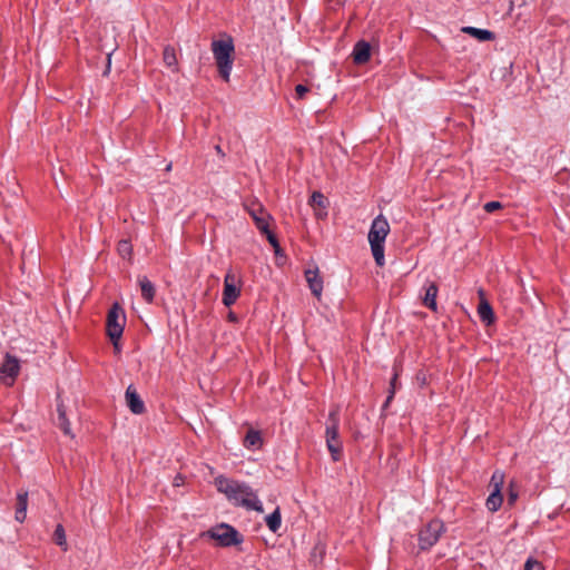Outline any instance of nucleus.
I'll use <instances>...</instances> for the list:
<instances>
[{"label":"nucleus","instance_id":"f257e3e1","mask_svg":"<svg viewBox=\"0 0 570 570\" xmlns=\"http://www.w3.org/2000/svg\"><path fill=\"white\" fill-rule=\"evenodd\" d=\"M215 485L233 504L259 513L264 511L261 500L249 485L222 475L215 479Z\"/></svg>","mask_w":570,"mask_h":570},{"label":"nucleus","instance_id":"f03ea898","mask_svg":"<svg viewBox=\"0 0 570 570\" xmlns=\"http://www.w3.org/2000/svg\"><path fill=\"white\" fill-rule=\"evenodd\" d=\"M389 233L390 224L387 219L383 215L375 217L372 222L367 238L372 255L379 266H383L385 264L384 243Z\"/></svg>","mask_w":570,"mask_h":570},{"label":"nucleus","instance_id":"7ed1b4c3","mask_svg":"<svg viewBox=\"0 0 570 570\" xmlns=\"http://www.w3.org/2000/svg\"><path fill=\"white\" fill-rule=\"evenodd\" d=\"M212 50L219 75L225 81H228L233 67L232 55L234 52V45L232 39L213 41Z\"/></svg>","mask_w":570,"mask_h":570},{"label":"nucleus","instance_id":"20e7f679","mask_svg":"<svg viewBox=\"0 0 570 570\" xmlns=\"http://www.w3.org/2000/svg\"><path fill=\"white\" fill-rule=\"evenodd\" d=\"M125 324L126 315L122 307L119 303H114L107 315L106 327L107 335L111 340L116 350H119L118 341L122 335Z\"/></svg>","mask_w":570,"mask_h":570},{"label":"nucleus","instance_id":"39448f33","mask_svg":"<svg viewBox=\"0 0 570 570\" xmlns=\"http://www.w3.org/2000/svg\"><path fill=\"white\" fill-rule=\"evenodd\" d=\"M203 538H210L222 547H230L243 541L239 532L229 524L222 523L202 533Z\"/></svg>","mask_w":570,"mask_h":570},{"label":"nucleus","instance_id":"423d86ee","mask_svg":"<svg viewBox=\"0 0 570 570\" xmlns=\"http://www.w3.org/2000/svg\"><path fill=\"white\" fill-rule=\"evenodd\" d=\"M326 445L334 461L341 459L342 442L338 439L337 410L331 411L326 426Z\"/></svg>","mask_w":570,"mask_h":570},{"label":"nucleus","instance_id":"0eeeda50","mask_svg":"<svg viewBox=\"0 0 570 570\" xmlns=\"http://www.w3.org/2000/svg\"><path fill=\"white\" fill-rule=\"evenodd\" d=\"M444 531V525L440 520H432L424 527L419 534V544L421 550H428L438 542Z\"/></svg>","mask_w":570,"mask_h":570},{"label":"nucleus","instance_id":"6e6552de","mask_svg":"<svg viewBox=\"0 0 570 570\" xmlns=\"http://www.w3.org/2000/svg\"><path fill=\"white\" fill-rule=\"evenodd\" d=\"M239 295L240 279L233 271H228L224 278L223 304L227 307L232 306Z\"/></svg>","mask_w":570,"mask_h":570},{"label":"nucleus","instance_id":"1a4fd4ad","mask_svg":"<svg viewBox=\"0 0 570 570\" xmlns=\"http://www.w3.org/2000/svg\"><path fill=\"white\" fill-rule=\"evenodd\" d=\"M246 209L250 217L253 218V220L255 222L256 227L262 233H267L272 216L265 210V208L258 203H253L246 206Z\"/></svg>","mask_w":570,"mask_h":570},{"label":"nucleus","instance_id":"9d476101","mask_svg":"<svg viewBox=\"0 0 570 570\" xmlns=\"http://www.w3.org/2000/svg\"><path fill=\"white\" fill-rule=\"evenodd\" d=\"M19 361L7 355L0 367V380L7 385H11L19 373Z\"/></svg>","mask_w":570,"mask_h":570},{"label":"nucleus","instance_id":"9b49d317","mask_svg":"<svg viewBox=\"0 0 570 570\" xmlns=\"http://www.w3.org/2000/svg\"><path fill=\"white\" fill-rule=\"evenodd\" d=\"M125 397L128 407L134 414H141L145 411V404L132 385L127 387Z\"/></svg>","mask_w":570,"mask_h":570},{"label":"nucleus","instance_id":"f8f14e48","mask_svg":"<svg viewBox=\"0 0 570 570\" xmlns=\"http://www.w3.org/2000/svg\"><path fill=\"white\" fill-rule=\"evenodd\" d=\"M305 278L313 295L320 298L323 291V279L318 275V268L315 267L313 269H306Z\"/></svg>","mask_w":570,"mask_h":570},{"label":"nucleus","instance_id":"ddd939ff","mask_svg":"<svg viewBox=\"0 0 570 570\" xmlns=\"http://www.w3.org/2000/svg\"><path fill=\"white\" fill-rule=\"evenodd\" d=\"M371 57V46L366 41H358L353 49V59L357 65H363L368 61Z\"/></svg>","mask_w":570,"mask_h":570},{"label":"nucleus","instance_id":"4468645a","mask_svg":"<svg viewBox=\"0 0 570 570\" xmlns=\"http://www.w3.org/2000/svg\"><path fill=\"white\" fill-rule=\"evenodd\" d=\"M27 508H28V492L22 491L17 494V507L14 519L16 521L22 523L27 517Z\"/></svg>","mask_w":570,"mask_h":570},{"label":"nucleus","instance_id":"2eb2a0df","mask_svg":"<svg viewBox=\"0 0 570 570\" xmlns=\"http://www.w3.org/2000/svg\"><path fill=\"white\" fill-rule=\"evenodd\" d=\"M424 296H423V304L429 307L432 311H436V295H438V286L435 283H429L424 287Z\"/></svg>","mask_w":570,"mask_h":570},{"label":"nucleus","instance_id":"dca6fc26","mask_svg":"<svg viewBox=\"0 0 570 570\" xmlns=\"http://www.w3.org/2000/svg\"><path fill=\"white\" fill-rule=\"evenodd\" d=\"M138 284L144 299L147 303H151L156 293L154 284L146 276L139 277Z\"/></svg>","mask_w":570,"mask_h":570},{"label":"nucleus","instance_id":"f3484780","mask_svg":"<svg viewBox=\"0 0 570 570\" xmlns=\"http://www.w3.org/2000/svg\"><path fill=\"white\" fill-rule=\"evenodd\" d=\"M462 32L468 33L479 41H489L493 39V33L485 29H479L474 27H463Z\"/></svg>","mask_w":570,"mask_h":570},{"label":"nucleus","instance_id":"a211bd4d","mask_svg":"<svg viewBox=\"0 0 570 570\" xmlns=\"http://www.w3.org/2000/svg\"><path fill=\"white\" fill-rule=\"evenodd\" d=\"M57 412H58V420H57V425L62 430V432L66 434V435H70L72 436L71 434V429H70V423L66 416V411H65V407L61 403H58L57 404Z\"/></svg>","mask_w":570,"mask_h":570},{"label":"nucleus","instance_id":"6ab92c4d","mask_svg":"<svg viewBox=\"0 0 570 570\" xmlns=\"http://www.w3.org/2000/svg\"><path fill=\"white\" fill-rule=\"evenodd\" d=\"M502 502H503V498H502L501 491L491 490V493L487 499L485 505L489 511L495 512L500 509Z\"/></svg>","mask_w":570,"mask_h":570},{"label":"nucleus","instance_id":"aec40b11","mask_svg":"<svg viewBox=\"0 0 570 570\" xmlns=\"http://www.w3.org/2000/svg\"><path fill=\"white\" fill-rule=\"evenodd\" d=\"M262 443L261 433L255 430H249L244 439V446L247 449H258Z\"/></svg>","mask_w":570,"mask_h":570},{"label":"nucleus","instance_id":"412c9836","mask_svg":"<svg viewBox=\"0 0 570 570\" xmlns=\"http://www.w3.org/2000/svg\"><path fill=\"white\" fill-rule=\"evenodd\" d=\"M478 314L482 322L491 324L494 320L493 311L487 301H481L478 307Z\"/></svg>","mask_w":570,"mask_h":570},{"label":"nucleus","instance_id":"4be33fe9","mask_svg":"<svg viewBox=\"0 0 570 570\" xmlns=\"http://www.w3.org/2000/svg\"><path fill=\"white\" fill-rule=\"evenodd\" d=\"M265 521L272 532H277L282 524L279 508H276L273 513L268 514Z\"/></svg>","mask_w":570,"mask_h":570},{"label":"nucleus","instance_id":"5701e85b","mask_svg":"<svg viewBox=\"0 0 570 570\" xmlns=\"http://www.w3.org/2000/svg\"><path fill=\"white\" fill-rule=\"evenodd\" d=\"M163 60L167 67H175L177 65L176 52L173 47L167 46L164 49Z\"/></svg>","mask_w":570,"mask_h":570},{"label":"nucleus","instance_id":"b1692460","mask_svg":"<svg viewBox=\"0 0 570 570\" xmlns=\"http://www.w3.org/2000/svg\"><path fill=\"white\" fill-rule=\"evenodd\" d=\"M311 206L314 208L326 209L327 200L325 196L320 191H314L309 200Z\"/></svg>","mask_w":570,"mask_h":570},{"label":"nucleus","instance_id":"393cba45","mask_svg":"<svg viewBox=\"0 0 570 570\" xmlns=\"http://www.w3.org/2000/svg\"><path fill=\"white\" fill-rule=\"evenodd\" d=\"M53 540L63 550L67 549L66 532H65V529H63V527L61 524H58L56 527V530H55V533H53Z\"/></svg>","mask_w":570,"mask_h":570},{"label":"nucleus","instance_id":"a878e982","mask_svg":"<svg viewBox=\"0 0 570 570\" xmlns=\"http://www.w3.org/2000/svg\"><path fill=\"white\" fill-rule=\"evenodd\" d=\"M503 483L504 473L502 471H494L490 481L491 489L501 491Z\"/></svg>","mask_w":570,"mask_h":570},{"label":"nucleus","instance_id":"bb28decb","mask_svg":"<svg viewBox=\"0 0 570 570\" xmlns=\"http://www.w3.org/2000/svg\"><path fill=\"white\" fill-rule=\"evenodd\" d=\"M118 253L122 258H129L131 255V244L122 239L118 243Z\"/></svg>","mask_w":570,"mask_h":570},{"label":"nucleus","instance_id":"cd10ccee","mask_svg":"<svg viewBox=\"0 0 570 570\" xmlns=\"http://www.w3.org/2000/svg\"><path fill=\"white\" fill-rule=\"evenodd\" d=\"M548 567H549L548 564H543L540 560H538L533 557H529L524 563V570H533V568H539V569L544 570Z\"/></svg>","mask_w":570,"mask_h":570},{"label":"nucleus","instance_id":"c85d7f7f","mask_svg":"<svg viewBox=\"0 0 570 570\" xmlns=\"http://www.w3.org/2000/svg\"><path fill=\"white\" fill-rule=\"evenodd\" d=\"M264 234L266 235L269 244L273 246L275 254L276 255L281 254V246H279L278 240L275 237V235L269 229L267 233H264Z\"/></svg>","mask_w":570,"mask_h":570},{"label":"nucleus","instance_id":"c756f323","mask_svg":"<svg viewBox=\"0 0 570 570\" xmlns=\"http://www.w3.org/2000/svg\"><path fill=\"white\" fill-rule=\"evenodd\" d=\"M500 208H502V204L500 202H489L484 205V210L487 213H493Z\"/></svg>","mask_w":570,"mask_h":570},{"label":"nucleus","instance_id":"7c9ffc66","mask_svg":"<svg viewBox=\"0 0 570 570\" xmlns=\"http://www.w3.org/2000/svg\"><path fill=\"white\" fill-rule=\"evenodd\" d=\"M517 499H518V492L515 490H513L512 484H510L508 504L513 505L514 502L517 501Z\"/></svg>","mask_w":570,"mask_h":570},{"label":"nucleus","instance_id":"2f4dec72","mask_svg":"<svg viewBox=\"0 0 570 570\" xmlns=\"http://www.w3.org/2000/svg\"><path fill=\"white\" fill-rule=\"evenodd\" d=\"M295 91L298 98H303L305 94L308 91V88L304 85H297Z\"/></svg>","mask_w":570,"mask_h":570},{"label":"nucleus","instance_id":"473e14b6","mask_svg":"<svg viewBox=\"0 0 570 570\" xmlns=\"http://www.w3.org/2000/svg\"><path fill=\"white\" fill-rule=\"evenodd\" d=\"M396 380H397V374H395L394 377L391 381L392 390H391L390 395H389V397L386 400V403H389L391 401V399L393 397L394 391L396 389Z\"/></svg>","mask_w":570,"mask_h":570},{"label":"nucleus","instance_id":"72a5a7b5","mask_svg":"<svg viewBox=\"0 0 570 570\" xmlns=\"http://www.w3.org/2000/svg\"><path fill=\"white\" fill-rule=\"evenodd\" d=\"M323 553H324V548H323V546H320V544H318V546H316V547L314 548V551H313V559L315 560L317 556H318L320 558H322Z\"/></svg>","mask_w":570,"mask_h":570},{"label":"nucleus","instance_id":"f704fd0d","mask_svg":"<svg viewBox=\"0 0 570 570\" xmlns=\"http://www.w3.org/2000/svg\"><path fill=\"white\" fill-rule=\"evenodd\" d=\"M314 209H315V216L318 219H323L326 217V215H327L326 209H321V208H314Z\"/></svg>","mask_w":570,"mask_h":570},{"label":"nucleus","instance_id":"c9c22d12","mask_svg":"<svg viewBox=\"0 0 570 570\" xmlns=\"http://www.w3.org/2000/svg\"><path fill=\"white\" fill-rule=\"evenodd\" d=\"M184 483V480L180 475H177L175 479H174V485L175 487H180L181 484Z\"/></svg>","mask_w":570,"mask_h":570},{"label":"nucleus","instance_id":"e433bc0d","mask_svg":"<svg viewBox=\"0 0 570 570\" xmlns=\"http://www.w3.org/2000/svg\"><path fill=\"white\" fill-rule=\"evenodd\" d=\"M215 150H216V153H217L219 156H222V157H224V156H225V154H224V151L222 150V148H220V146H219V145H216V146H215Z\"/></svg>","mask_w":570,"mask_h":570},{"label":"nucleus","instance_id":"4c0bfd02","mask_svg":"<svg viewBox=\"0 0 570 570\" xmlns=\"http://www.w3.org/2000/svg\"><path fill=\"white\" fill-rule=\"evenodd\" d=\"M229 320L235 322L236 321V316L233 314V313H229L228 315Z\"/></svg>","mask_w":570,"mask_h":570},{"label":"nucleus","instance_id":"58836bf2","mask_svg":"<svg viewBox=\"0 0 570 570\" xmlns=\"http://www.w3.org/2000/svg\"><path fill=\"white\" fill-rule=\"evenodd\" d=\"M171 169V164H169L167 167H166V170H170Z\"/></svg>","mask_w":570,"mask_h":570}]
</instances>
